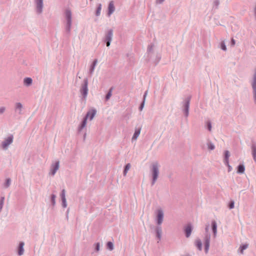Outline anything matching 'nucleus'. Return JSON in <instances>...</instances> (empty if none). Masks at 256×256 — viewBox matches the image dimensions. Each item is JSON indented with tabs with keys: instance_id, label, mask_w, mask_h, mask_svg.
<instances>
[{
	"instance_id": "nucleus-17",
	"label": "nucleus",
	"mask_w": 256,
	"mask_h": 256,
	"mask_svg": "<svg viewBox=\"0 0 256 256\" xmlns=\"http://www.w3.org/2000/svg\"><path fill=\"white\" fill-rule=\"evenodd\" d=\"M11 179L10 178H8L6 179L5 182L4 184V188H8L10 184H11Z\"/></svg>"
},
{
	"instance_id": "nucleus-35",
	"label": "nucleus",
	"mask_w": 256,
	"mask_h": 256,
	"mask_svg": "<svg viewBox=\"0 0 256 256\" xmlns=\"http://www.w3.org/2000/svg\"><path fill=\"white\" fill-rule=\"evenodd\" d=\"M234 208V202H232L229 204V208L230 209L233 208Z\"/></svg>"
},
{
	"instance_id": "nucleus-33",
	"label": "nucleus",
	"mask_w": 256,
	"mask_h": 256,
	"mask_svg": "<svg viewBox=\"0 0 256 256\" xmlns=\"http://www.w3.org/2000/svg\"><path fill=\"white\" fill-rule=\"evenodd\" d=\"M208 148L210 150H213L214 148V146L212 143H209L208 144Z\"/></svg>"
},
{
	"instance_id": "nucleus-28",
	"label": "nucleus",
	"mask_w": 256,
	"mask_h": 256,
	"mask_svg": "<svg viewBox=\"0 0 256 256\" xmlns=\"http://www.w3.org/2000/svg\"><path fill=\"white\" fill-rule=\"evenodd\" d=\"M252 154L254 160H256V148L255 146L252 147Z\"/></svg>"
},
{
	"instance_id": "nucleus-31",
	"label": "nucleus",
	"mask_w": 256,
	"mask_h": 256,
	"mask_svg": "<svg viewBox=\"0 0 256 256\" xmlns=\"http://www.w3.org/2000/svg\"><path fill=\"white\" fill-rule=\"evenodd\" d=\"M62 206L63 208H66L67 206V203L66 198L62 200Z\"/></svg>"
},
{
	"instance_id": "nucleus-34",
	"label": "nucleus",
	"mask_w": 256,
	"mask_h": 256,
	"mask_svg": "<svg viewBox=\"0 0 256 256\" xmlns=\"http://www.w3.org/2000/svg\"><path fill=\"white\" fill-rule=\"evenodd\" d=\"M112 96V90H110V92H108V94L106 96V100H108Z\"/></svg>"
},
{
	"instance_id": "nucleus-36",
	"label": "nucleus",
	"mask_w": 256,
	"mask_h": 256,
	"mask_svg": "<svg viewBox=\"0 0 256 256\" xmlns=\"http://www.w3.org/2000/svg\"><path fill=\"white\" fill-rule=\"evenodd\" d=\"M160 234H161V230H157V236L158 238H160Z\"/></svg>"
},
{
	"instance_id": "nucleus-7",
	"label": "nucleus",
	"mask_w": 256,
	"mask_h": 256,
	"mask_svg": "<svg viewBox=\"0 0 256 256\" xmlns=\"http://www.w3.org/2000/svg\"><path fill=\"white\" fill-rule=\"evenodd\" d=\"M152 170L153 174L152 184H154L158 174V165L157 163H155L152 164Z\"/></svg>"
},
{
	"instance_id": "nucleus-5",
	"label": "nucleus",
	"mask_w": 256,
	"mask_h": 256,
	"mask_svg": "<svg viewBox=\"0 0 256 256\" xmlns=\"http://www.w3.org/2000/svg\"><path fill=\"white\" fill-rule=\"evenodd\" d=\"M80 92L82 95V99L83 100H85L88 92V80L86 79H84V83L82 84L80 89Z\"/></svg>"
},
{
	"instance_id": "nucleus-4",
	"label": "nucleus",
	"mask_w": 256,
	"mask_h": 256,
	"mask_svg": "<svg viewBox=\"0 0 256 256\" xmlns=\"http://www.w3.org/2000/svg\"><path fill=\"white\" fill-rule=\"evenodd\" d=\"M14 136L12 135H10L5 138L0 144V148L3 150H7L9 146L12 143Z\"/></svg>"
},
{
	"instance_id": "nucleus-41",
	"label": "nucleus",
	"mask_w": 256,
	"mask_h": 256,
	"mask_svg": "<svg viewBox=\"0 0 256 256\" xmlns=\"http://www.w3.org/2000/svg\"><path fill=\"white\" fill-rule=\"evenodd\" d=\"M164 1V0H156L157 2H158V3H161V2H163Z\"/></svg>"
},
{
	"instance_id": "nucleus-25",
	"label": "nucleus",
	"mask_w": 256,
	"mask_h": 256,
	"mask_svg": "<svg viewBox=\"0 0 256 256\" xmlns=\"http://www.w3.org/2000/svg\"><path fill=\"white\" fill-rule=\"evenodd\" d=\"M4 197L2 196L0 198V212L2 211L4 204Z\"/></svg>"
},
{
	"instance_id": "nucleus-3",
	"label": "nucleus",
	"mask_w": 256,
	"mask_h": 256,
	"mask_svg": "<svg viewBox=\"0 0 256 256\" xmlns=\"http://www.w3.org/2000/svg\"><path fill=\"white\" fill-rule=\"evenodd\" d=\"M34 10L37 15L42 14L44 8V0H34Z\"/></svg>"
},
{
	"instance_id": "nucleus-38",
	"label": "nucleus",
	"mask_w": 256,
	"mask_h": 256,
	"mask_svg": "<svg viewBox=\"0 0 256 256\" xmlns=\"http://www.w3.org/2000/svg\"><path fill=\"white\" fill-rule=\"evenodd\" d=\"M208 129L210 131L211 130V129H212V126H211V124L210 122H208Z\"/></svg>"
},
{
	"instance_id": "nucleus-27",
	"label": "nucleus",
	"mask_w": 256,
	"mask_h": 256,
	"mask_svg": "<svg viewBox=\"0 0 256 256\" xmlns=\"http://www.w3.org/2000/svg\"><path fill=\"white\" fill-rule=\"evenodd\" d=\"M248 247V244H244L242 246L240 247V253L241 254H243V252L244 250H246V248H247Z\"/></svg>"
},
{
	"instance_id": "nucleus-39",
	"label": "nucleus",
	"mask_w": 256,
	"mask_h": 256,
	"mask_svg": "<svg viewBox=\"0 0 256 256\" xmlns=\"http://www.w3.org/2000/svg\"><path fill=\"white\" fill-rule=\"evenodd\" d=\"M228 166V171H230L232 170V166L229 164V162L228 163V164H226Z\"/></svg>"
},
{
	"instance_id": "nucleus-22",
	"label": "nucleus",
	"mask_w": 256,
	"mask_h": 256,
	"mask_svg": "<svg viewBox=\"0 0 256 256\" xmlns=\"http://www.w3.org/2000/svg\"><path fill=\"white\" fill-rule=\"evenodd\" d=\"M212 228L214 236H216V224L215 221L212 222Z\"/></svg>"
},
{
	"instance_id": "nucleus-16",
	"label": "nucleus",
	"mask_w": 256,
	"mask_h": 256,
	"mask_svg": "<svg viewBox=\"0 0 256 256\" xmlns=\"http://www.w3.org/2000/svg\"><path fill=\"white\" fill-rule=\"evenodd\" d=\"M210 246V237H206L205 241V252H208Z\"/></svg>"
},
{
	"instance_id": "nucleus-10",
	"label": "nucleus",
	"mask_w": 256,
	"mask_h": 256,
	"mask_svg": "<svg viewBox=\"0 0 256 256\" xmlns=\"http://www.w3.org/2000/svg\"><path fill=\"white\" fill-rule=\"evenodd\" d=\"M164 213L162 210H158L157 212V222L160 225L163 221Z\"/></svg>"
},
{
	"instance_id": "nucleus-29",
	"label": "nucleus",
	"mask_w": 256,
	"mask_h": 256,
	"mask_svg": "<svg viewBox=\"0 0 256 256\" xmlns=\"http://www.w3.org/2000/svg\"><path fill=\"white\" fill-rule=\"evenodd\" d=\"M60 197L62 200L66 198L64 190H62V191Z\"/></svg>"
},
{
	"instance_id": "nucleus-12",
	"label": "nucleus",
	"mask_w": 256,
	"mask_h": 256,
	"mask_svg": "<svg viewBox=\"0 0 256 256\" xmlns=\"http://www.w3.org/2000/svg\"><path fill=\"white\" fill-rule=\"evenodd\" d=\"M114 10V6L112 2H111L108 6V14L110 15Z\"/></svg>"
},
{
	"instance_id": "nucleus-21",
	"label": "nucleus",
	"mask_w": 256,
	"mask_h": 256,
	"mask_svg": "<svg viewBox=\"0 0 256 256\" xmlns=\"http://www.w3.org/2000/svg\"><path fill=\"white\" fill-rule=\"evenodd\" d=\"M245 170L244 166L243 165L240 164L238 168V172L242 174Z\"/></svg>"
},
{
	"instance_id": "nucleus-9",
	"label": "nucleus",
	"mask_w": 256,
	"mask_h": 256,
	"mask_svg": "<svg viewBox=\"0 0 256 256\" xmlns=\"http://www.w3.org/2000/svg\"><path fill=\"white\" fill-rule=\"evenodd\" d=\"M23 105L20 102H17L14 104L15 112L20 115L22 114Z\"/></svg>"
},
{
	"instance_id": "nucleus-26",
	"label": "nucleus",
	"mask_w": 256,
	"mask_h": 256,
	"mask_svg": "<svg viewBox=\"0 0 256 256\" xmlns=\"http://www.w3.org/2000/svg\"><path fill=\"white\" fill-rule=\"evenodd\" d=\"M107 248L110 250H112L114 249V244L112 242H109L107 243Z\"/></svg>"
},
{
	"instance_id": "nucleus-14",
	"label": "nucleus",
	"mask_w": 256,
	"mask_h": 256,
	"mask_svg": "<svg viewBox=\"0 0 256 256\" xmlns=\"http://www.w3.org/2000/svg\"><path fill=\"white\" fill-rule=\"evenodd\" d=\"M96 64V60H94L93 61L92 64L90 66V67L89 71H88V73H89L90 75H91L94 72Z\"/></svg>"
},
{
	"instance_id": "nucleus-42",
	"label": "nucleus",
	"mask_w": 256,
	"mask_h": 256,
	"mask_svg": "<svg viewBox=\"0 0 256 256\" xmlns=\"http://www.w3.org/2000/svg\"><path fill=\"white\" fill-rule=\"evenodd\" d=\"M68 212H69V209H68V210L67 212H66V214H67V216H66V217H67V218L68 217Z\"/></svg>"
},
{
	"instance_id": "nucleus-1",
	"label": "nucleus",
	"mask_w": 256,
	"mask_h": 256,
	"mask_svg": "<svg viewBox=\"0 0 256 256\" xmlns=\"http://www.w3.org/2000/svg\"><path fill=\"white\" fill-rule=\"evenodd\" d=\"M64 23L65 26V30L66 32L69 34L71 31L72 26V12L67 8L64 10Z\"/></svg>"
},
{
	"instance_id": "nucleus-13",
	"label": "nucleus",
	"mask_w": 256,
	"mask_h": 256,
	"mask_svg": "<svg viewBox=\"0 0 256 256\" xmlns=\"http://www.w3.org/2000/svg\"><path fill=\"white\" fill-rule=\"evenodd\" d=\"M192 226L190 225H188L185 228V232L187 238L189 237L192 232Z\"/></svg>"
},
{
	"instance_id": "nucleus-40",
	"label": "nucleus",
	"mask_w": 256,
	"mask_h": 256,
	"mask_svg": "<svg viewBox=\"0 0 256 256\" xmlns=\"http://www.w3.org/2000/svg\"><path fill=\"white\" fill-rule=\"evenodd\" d=\"M144 102H143L142 104L140 106V110H142L143 107H144Z\"/></svg>"
},
{
	"instance_id": "nucleus-11",
	"label": "nucleus",
	"mask_w": 256,
	"mask_h": 256,
	"mask_svg": "<svg viewBox=\"0 0 256 256\" xmlns=\"http://www.w3.org/2000/svg\"><path fill=\"white\" fill-rule=\"evenodd\" d=\"M112 31L110 30L108 32V34L106 36V40H107L106 42V46H108L110 45V42L112 40Z\"/></svg>"
},
{
	"instance_id": "nucleus-32",
	"label": "nucleus",
	"mask_w": 256,
	"mask_h": 256,
	"mask_svg": "<svg viewBox=\"0 0 256 256\" xmlns=\"http://www.w3.org/2000/svg\"><path fill=\"white\" fill-rule=\"evenodd\" d=\"M6 108L4 106L0 107V114H2L6 111Z\"/></svg>"
},
{
	"instance_id": "nucleus-43",
	"label": "nucleus",
	"mask_w": 256,
	"mask_h": 256,
	"mask_svg": "<svg viewBox=\"0 0 256 256\" xmlns=\"http://www.w3.org/2000/svg\"><path fill=\"white\" fill-rule=\"evenodd\" d=\"M96 250H98V244H97V248H96Z\"/></svg>"
},
{
	"instance_id": "nucleus-8",
	"label": "nucleus",
	"mask_w": 256,
	"mask_h": 256,
	"mask_svg": "<svg viewBox=\"0 0 256 256\" xmlns=\"http://www.w3.org/2000/svg\"><path fill=\"white\" fill-rule=\"evenodd\" d=\"M24 242H19L16 249V254L18 256L24 255Z\"/></svg>"
},
{
	"instance_id": "nucleus-30",
	"label": "nucleus",
	"mask_w": 256,
	"mask_h": 256,
	"mask_svg": "<svg viewBox=\"0 0 256 256\" xmlns=\"http://www.w3.org/2000/svg\"><path fill=\"white\" fill-rule=\"evenodd\" d=\"M221 48L222 50L226 51V47L225 45L224 42H222L220 44Z\"/></svg>"
},
{
	"instance_id": "nucleus-2",
	"label": "nucleus",
	"mask_w": 256,
	"mask_h": 256,
	"mask_svg": "<svg viewBox=\"0 0 256 256\" xmlns=\"http://www.w3.org/2000/svg\"><path fill=\"white\" fill-rule=\"evenodd\" d=\"M95 114L96 110L94 108L90 109L88 112L86 116L84 118L80 125L78 127V130L79 132H82L83 128L86 126L87 121L88 120H92L95 115Z\"/></svg>"
},
{
	"instance_id": "nucleus-18",
	"label": "nucleus",
	"mask_w": 256,
	"mask_h": 256,
	"mask_svg": "<svg viewBox=\"0 0 256 256\" xmlns=\"http://www.w3.org/2000/svg\"><path fill=\"white\" fill-rule=\"evenodd\" d=\"M140 130H141V129L140 128L136 130L135 132L132 137L133 140H136L137 139V138H138V136H139V135L140 133Z\"/></svg>"
},
{
	"instance_id": "nucleus-23",
	"label": "nucleus",
	"mask_w": 256,
	"mask_h": 256,
	"mask_svg": "<svg viewBox=\"0 0 256 256\" xmlns=\"http://www.w3.org/2000/svg\"><path fill=\"white\" fill-rule=\"evenodd\" d=\"M195 244L198 249L200 250H202V244L201 241L200 240H196Z\"/></svg>"
},
{
	"instance_id": "nucleus-20",
	"label": "nucleus",
	"mask_w": 256,
	"mask_h": 256,
	"mask_svg": "<svg viewBox=\"0 0 256 256\" xmlns=\"http://www.w3.org/2000/svg\"><path fill=\"white\" fill-rule=\"evenodd\" d=\"M225 158H224V162L226 164H228V158L230 156V152L228 150H226L225 152Z\"/></svg>"
},
{
	"instance_id": "nucleus-37",
	"label": "nucleus",
	"mask_w": 256,
	"mask_h": 256,
	"mask_svg": "<svg viewBox=\"0 0 256 256\" xmlns=\"http://www.w3.org/2000/svg\"><path fill=\"white\" fill-rule=\"evenodd\" d=\"M236 44L235 40L234 38H232L231 40V46H234Z\"/></svg>"
},
{
	"instance_id": "nucleus-44",
	"label": "nucleus",
	"mask_w": 256,
	"mask_h": 256,
	"mask_svg": "<svg viewBox=\"0 0 256 256\" xmlns=\"http://www.w3.org/2000/svg\"><path fill=\"white\" fill-rule=\"evenodd\" d=\"M98 10H97V12H96L97 15L98 14Z\"/></svg>"
},
{
	"instance_id": "nucleus-24",
	"label": "nucleus",
	"mask_w": 256,
	"mask_h": 256,
	"mask_svg": "<svg viewBox=\"0 0 256 256\" xmlns=\"http://www.w3.org/2000/svg\"><path fill=\"white\" fill-rule=\"evenodd\" d=\"M130 166H131V165L130 164H128L126 166H125V168H124V176H126L127 174V172H128V170L130 169Z\"/></svg>"
},
{
	"instance_id": "nucleus-19",
	"label": "nucleus",
	"mask_w": 256,
	"mask_h": 256,
	"mask_svg": "<svg viewBox=\"0 0 256 256\" xmlns=\"http://www.w3.org/2000/svg\"><path fill=\"white\" fill-rule=\"evenodd\" d=\"M50 202L52 204V205L54 206L56 204V196L54 194H52L50 196Z\"/></svg>"
},
{
	"instance_id": "nucleus-15",
	"label": "nucleus",
	"mask_w": 256,
	"mask_h": 256,
	"mask_svg": "<svg viewBox=\"0 0 256 256\" xmlns=\"http://www.w3.org/2000/svg\"><path fill=\"white\" fill-rule=\"evenodd\" d=\"M32 80L30 78H26L24 79V83L26 86H29L32 84Z\"/></svg>"
},
{
	"instance_id": "nucleus-6",
	"label": "nucleus",
	"mask_w": 256,
	"mask_h": 256,
	"mask_svg": "<svg viewBox=\"0 0 256 256\" xmlns=\"http://www.w3.org/2000/svg\"><path fill=\"white\" fill-rule=\"evenodd\" d=\"M60 168V162L59 161H56L54 162H52L50 166V172L49 174L51 176H54L57 170Z\"/></svg>"
}]
</instances>
